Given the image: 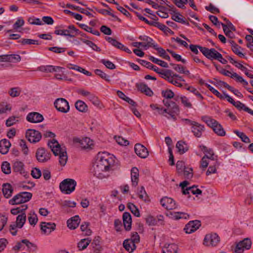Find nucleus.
<instances>
[{
	"label": "nucleus",
	"mask_w": 253,
	"mask_h": 253,
	"mask_svg": "<svg viewBox=\"0 0 253 253\" xmlns=\"http://www.w3.org/2000/svg\"><path fill=\"white\" fill-rule=\"evenodd\" d=\"M163 103L166 108H163V109L160 110V115L175 121L180 112L178 105L175 102L169 100L164 99Z\"/></svg>",
	"instance_id": "f257e3e1"
},
{
	"label": "nucleus",
	"mask_w": 253,
	"mask_h": 253,
	"mask_svg": "<svg viewBox=\"0 0 253 253\" xmlns=\"http://www.w3.org/2000/svg\"><path fill=\"white\" fill-rule=\"evenodd\" d=\"M182 121L184 122L185 125L191 126V131L196 137H201L202 136L203 133L205 131V126L197 122L188 119H183Z\"/></svg>",
	"instance_id": "f03ea898"
},
{
	"label": "nucleus",
	"mask_w": 253,
	"mask_h": 253,
	"mask_svg": "<svg viewBox=\"0 0 253 253\" xmlns=\"http://www.w3.org/2000/svg\"><path fill=\"white\" fill-rule=\"evenodd\" d=\"M96 161L103 167L106 171H108L110 168L113 165L114 161L112 157L106 153H99L97 155Z\"/></svg>",
	"instance_id": "7ed1b4c3"
},
{
	"label": "nucleus",
	"mask_w": 253,
	"mask_h": 253,
	"mask_svg": "<svg viewBox=\"0 0 253 253\" xmlns=\"http://www.w3.org/2000/svg\"><path fill=\"white\" fill-rule=\"evenodd\" d=\"M32 197V194L30 192H22L14 196L9 201L10 205H19L28 202Z\"/></svg>",
	"instance_id": "20e7f679"
},
{
	"label": "nucleus",
	"mask_w": 253,
	"mask_h": 253,
	"mask_svg": "<svg viewBox=\"0 0 253 253\" xmlns=\"http://www.w3.org/2000/svg\"><path fill=\"white\" fill-rule=\"evenodd\" d=\"M76 185L77 182L75 180L67 178L60 183L59 187L62 192L69 194L75 190Z\"/></svg>",
	"instance_id": "39448f33"
},
{
	"label": "nucleus",
	"mask_w": 253,
	"mask_h": 253,
	"mask_svg": "<svg viewBox=\"0 0 253 253\" xmlns=\"http://www.w3.org/2000/svg\"><path fill=\"white\" fill-rule=\"evenodd\" d=\"M55 108L59 112L66 113L70 110V106L68 102L64 98H59L55 100L54 102Z\"/></svg>",
	"instance_id": "423d86ee"
},
{
	"label": "nucleus",
	"mask_w": 253,
	"mask_h": 253,
	"mask_svg": "<svg viewBox=\"0 0 253 253\" xmlns=\"http://www.w3.org/2000/svg\"><path fill=\"white\" fill-rule=\"evenodd\" d=\"M51 154L44 148L41 147L37 149L36 157L39 162L45 163L50 159Z\"/></svg>",
	"instance_id": "0eeeda50"
},
{
	"label": "nucleus",
	"mask_w": 253,
	"mask_h": 253,
	"mask_svg": "<svg viewBox=\"0 0 253 253\" xmlns=\"http://www.w3.org/2000/svg\"><path fill=\"white\" fill-rule=\"evenodd\" d=\"M220 241L219 236L216 234L206 235L204 240V244L206 246H215Z\"/></svg>",
	"instance_id": "6e6552de"
},
{
	"label": "nucleus",
	"mask_w": 253,
	"mask_h": 253,
	"mask_svg": "<svg viewBox=\"0 0 253 253\" xmlns=\"http://www.w3.org/2000/svg\"><path fill=\"white\" fill-rule=\"evenodd\" d=\"M26 136L30 142L36 143L41 140L42 134L39 131L30 129L26 131Z\"/></svg>",
	"instance_id": "1a4fd4ad"
},
{
	"label": "nucleus",
	"mask_w": 253,
	"mask_h": 253,
	"mask_svg": "<svg viewBox=\"0 0 253 253\" xmlns=\"http://www.w3.org/2000/svg\"><path fill=\"white\" fill-rule=\"evenodd\" d=\"M252 242L249 238H245L238 243L236 246L235 252L236 253H241L245 250H249L251 248Z\"/></svg>",
	"instance_id": "9d476101"
},
{
	"label": "nucleus",
	"mask_w": 253,
	"mask_h": 253,
	"mask_svg": "<svg viewBox=\"0 0 253 253\" xmlns=\"http://www.w3.org/2000/svg\"><path fill=\"white\" fill-rule=\"evenodd\" d=\"M106 171L103 167L96 160L92 166V172L94 175L99 178H103L105 177L103 172Z\"/></svg>",
	"instance_id": "9b49d317"
},
{
	"label": "nucleus",
	"mask_w": 253,
	"mask_h": 253,
	"mask_svg": "<svg viewBox=\"0 0 253 253\" xmlns=\"http://www.w3.org/2000/svg\"><path fill=\"white\" fill-rule=\"evenodd\" d=\"M200 226V221L198 220L190 221L186 225L184 230L186 233L190 234L197 230Z\"/></svg>",
	"instance_id": "f8f14e48"
},
{
	"label": "nucleus",
	"mask_w": 253,
	"mask_h": 253,
	"mask_svg": "<svg viewBox=\"0 0 253 253\" xmlns=\"http://www.w3.org/2000/svg\"><path fill=\"white\" fill-rule=\"evenodd\" d=\"M201 52L208 59L213 60H215L218 51L214 48L209 49L207 47H201Z\"/></svg>",
	"instance_id": "ddd939ff"
},
{
	"label": "nucleus",
	"mask_w": 253,
	"mask_h": 253,
	"mask_svg": "<svg viewBox=\"0 0 253 253\" xmlns=\"http://www.w3.org/2000/svg\"><path fill=\"white\" fill-rule=\"evenodd\" d=\"M134 151L136 154L141 158H146L149 155L147 149L143 145L137 143L134 146Z\"/></svg>",
	"instance_id": "4468645a"
},
{
	"label": "nucleus",
	"mask_w": 253,
	"mask_h": 253,
	"mask_svg": "<svg viewBox=\"0 0 253 253\" xmlns=\"http://www.w3.org/2000/svg\"><path fill=\"white\" fill-rule=\"evenodd\" d=\"M26 120L28 122L32 123H38L43 120V117L38 112H33L27 115Z\"/></svg>",
	"instance_id": "2eb2a0df"
},
{
	"label": "nucleus",
	"mask_w": 253,
	"mask_h": 253,
	"mask_svg": "<svg viewBox=\"0 0 253 253\" xmlns=\"http://www.w3.org/2000/svg\"><path fill=\"white\" fill-rule=\"evenodd\" d=\"M160 202L162 206L167 210H173L177 207L175 201L170 198L164 197L161 200Z\"/></svg>",
	"instance_id": "dca6fc26"
},
{
	"label": "nucleus",
	"mask_w": 253,
	"mask_h": 253,
	"mask_svg": "<svg viewBox=\"0 0 253 253\" xmlns=\"http://www.w3.org/2000/svg\"><path fill=\"white\" fill-rule=\"evenodd\" d=\"M12 169L14 172H18L25 176L26 171L23 163L19 160H16L13 162Z\"/></svg>",
	"instance_id": "f3484780"
},
{
	"label": "nucleus",
	"mask_w": 253,
	"mask_h": 253,
	"mask_svg": "<svg viewBox=\"0 0 253 253\" xmlns=\"http://www.w3.org/2000/svg\"><path fill=\"white\" fill-rule=\"evenodd\" d=\"M56 224L54 223L42 222L41 224V229L44 234H49L55 229Z\"/></svg>",
	"instance_id": "a211bd4d"
},
{
	"label": "nucleus",
	"mask_w": 253,
	"mask_h": 253,
	"mask_svg": "<svg viewBox=\"0 0 253 253\" xmlns=\"http://www.w3.org/2000/svg\"><path fill=\"white\" fill-rule=\"evenodd\" d=\"M63 67L60 66H53L52 65L41 66L38 68V70L45 73H51L56 71H60L63 69Z\"/></svg>",
	"instance_id": "6ab92c4d"
},
{
	"label": "nucleus",
	"mask_w": 253,
	"mask_h": 253,
	"mask_svg": "<svg viewBox=\"0 0 253 253\" xmlns=\"http://www.w3.org/2000/svg\"><path fill=\"white\" fill-rule=\"evenodd\" d=\"M123 220L124 227L126 230L129 231L131 227L132 219L130 214L127 212H125L123 215Z\"/></svg>",
	"instance_id": "aec40b11"
},
{
	"label": "nucleus",
	"mask_w": 253,
	"mask_h": 253,
	"mask_svg": "<svg viewBox=\"0 0 253 253\" xmlns=\"http://www.w3.org/2000/svg\"><path fill=\"white\" fill-rule=\"evenodd\" d=\"M80 220L79 215H75L71 217L67 221L68 227L71 229H76L79 226Z\"/></svg>",
	"instance_id": "412c9836"
},
{
	"label": "nucleus",
	"mask_w": 253,
	"mask_h": 253,
	"mask_svg": "<svg viewBox=\"0 0 253 253\" xmlns=\"http://www.w3.org/2000/svg\"><path fill=\"white\" fill-rule=\"evenodd\" d=\"M48 145L51 148V151L55 156H57V154L59 153L58 152L62 150L58 142L55 139H53L52 141L49 142Z\"/></svg>",
	"instance_id": "4be33fe9"
},
{
	"label": "nucleus",
	"mask_w": 253,
	"mask_h": 253,
	"mask_svg": "<svg viewBox=\"0 0 253 253\" xmlns=\"http://www.w3.org/2000/svg\"><path fill=\"white\" fill-rule=\"evenodd\" d=\"M81 147L84 149H91L93 146V141L88 137H85L80 141Z\"/></svg>",
	"instance_id": "5701e85b"
},
{
	"label": "nucleus",
	"mask_w": 253,
	"mask_h": 253,
	"mask_svg": "<svg viewBox=\"0 0 253 253\" xmlns=\"http://www.w3.org/2000/svg\"><path fill=\"white\" fill-rule=\"evenodd\" d=\"M11 146L9 141L6 139H2L0 141V153L2 154H6L9 151Z\"/></svg>",
	"instance_id": "b1692460"
},
{
	"label": "nucleus",
	"mask_w": 253,
	"mask_h": 253,
	"mask_svg": "<svg viewBox=\"0 0 253 253\" xmlns=\"http://www.w3.org/2000/svg\"><path fill=\"white\" fill-rule=\"evenodd\" d=\"M3 196L6 198H8L11 196L13 189L9 183H6L2 185V189Z\"/></svg>",
	"instance_id": "393cba45"
},
{
	"label": "nucleus",
	"mask_w": 253,
	"mask_h": 253,
	"mask_svg": "<svg viewBox=\"0 0 253 253\" xmlns=\"http://www.w3.org/2000/svg\"><path fill=\"white\" fill-rule=\"evenodd\" d=\"M131 178L132 186H136L138 184L139 180V171L135 167L131 169Z\"/></svg>",
	"instance_id": "a878e982"
},
{
	"label": "nucleus",
	"mask_w": 253,
	"mask_h": 253,
	"mask_svg": "<svg viewBox=\"0 0 253 253\" xmlns=\"http://www.w3.org/2000/svg\"><path fill=\"white\" fill-rule=\"evenodd\" d=\"M164 248L166 250L163 249V253H176L178 250V247L175 244H166Z\"/></svg>",
	"instance_id": "bb28decb"
},
{
	"label": "nucleus",
	"mask_w": 253,
	"mask_h": 253,
	"mask_svg": "<svg viewBox=\"0 0 253 253\" xmlns=\"http://www.w3.org/2000/svg\"><path fill=\"white\" fill-rule=\"evenodd\" d=\"M176 147L177 149L178 152L180 154H183L188 150V147L185 142L179 141L176 144Z\"/></svg>",
	"instance_id": "cd10ccee"
},
{
	"label": "nucleus",
	"mask_w": 253,
	"mask_h": 253,
	"mask_svg": "<svg viewBox=\"0 0 253 253\" xmlns=\"http://www.w3.org/2000/svg\"><path fill=\"white\" fill-rule=\"evenodd\" d=\"M76 108L80 112H86L88 110L87 105L82 100H77L75 104Z\"/></svg>",
	"instance_id": "c85d7f7f"
},
{
	"label": "nucleus",
	"mask_w": 253,
	"mask_h": 253,
	"mask_svg": "<svg viewBox=\"0 0 253 253\" xmlns=\"http://www.w3.org/2000/svg\"><path fill=\"white\" fill-rule=\"evenodd\" d=\"M201 120L212 129L218 123L215 120L207 116H202Z\"/></svg>",
	"instance_id": "c756f323"
},
{
	"label": "nucleus",
	"mask_w": 253,
	"mask_h": 253,
	"mask_svg": "<svg viewBox=\"0 0 253 253\" xmlns=\"http://www.w3.org/2000/svg\"><path fill=\"white\" fill-rule=\"evenodd\" d=\"M67 68L70 69H73L75 70H77L81 73H83L84 74L88 76H91L92 75V74L91 72L85 70L84 69L78 66L77 65H73L72 64H69L67 65Z\"/></svg>",
	"instance_id": "7c9ffc66"
},
{
	"label": "nucleus",
	"mask_w": 253,
	"mask_h": 253,
	"mask_svg": "<svg viewBox=\"0 0 253 253\" xmlns=\"http://www.w3.org/2000/svg\"><path fill=\"white\" fill-rule=\"evenodd\" d=\"M26 220V215L25 213H22L19 214L16 217V224L18 228H21L25 223Z\"/></svg>",
	"instance_id": "2f4dec72"
},
{
	"label": "nucleus",
	"mask_w": 253,
	"mask_h": 253,
	"mask_svg": "<svg viewBox=\"0 0 253 253\" xmlns=\"http://www.w3.org/2000/svg\"><path fill=\"white\" fill-rule=\"evenodd\" d=\"M138 89L147 96H151L153 94V92L150 88L145 84H140L138 85Z\"/></svg>",
	"instance_id": "473e14b6"
},
{
	"label": "nucleus",
	"mask_w": 253,
	"mask_h": 253,
	"mask_svg": "<svg viewBox=\"0 0 253 253\" xmlns=\"http://www.w3.org/2000/svg\"><path fill=\"white\" fill-rule=\"evenodd\" d=\"M66 7L68 8H72L74 10H76L90 17H94L93 15L90 12H88L87 10H86L83 8L80 7L79 6H74L72 4L68 3L66 4Z\"/></svg>",
	"instance_id": "72a5a7b5"
},
{
	"label": "nucleus",
	"mask_w": 253,
	"mask_h": 253,
	"mask_svg": "<svg viewBox=\"0 0 253 253\" xmlns=\"http://www.w3.org/2000/svg\"><path fill=\"white\" fill-rule=\"evenodd\" d=\"M123 246L129 253H132L136 248V245L128 239H126L124 241Z\"/></svg>",
	"instance_id": "f704fd0d"
},
{
	"label": "nucleus",
	"mask_w": 253,
	"mask_h": 253,
	"mask_svg": "<svg viewBox=\"0 0 253 253\" xmlns=\"http://www.w3.org/2000/svg\"><path fill=\"white\" fill-rule=\"evenodd\" d=\"M139 39L143 41L142 42L144 43V47L145 49H147L152 46V42H153L152 38L146 36H140Z\"/></svg>",
	"instance_id": "c9c22d12"
},
{
	"label": "nucleus",
	"mask_w": 253,
	"mask_h": 253,
	"mask_svg": "<svg viewBox=\"0 0 253 253\" xmlns=\"http://www.w3.org/2000/svg\"><path fill=\"white\" fill-rule=\"evenodd\" d=\"M169 214L171 215V218L176 220L181 218L186 219L189 217L188 214L182 212H170Z\"/></svg>",
	"instance_id": "e433bc0d"
},
{
	"label": "nucleus",
	"mask_w": 253,
	"mask_h": 253,
	"mask_svg": "<svg viewBox=\"0 0 253 253\" xmlns=\"http://www.w3.org/2000/svg\"><path fill=\"white\" fill-rule=\"evenodd\" d=\"M213 131L218 136H223L226 134L225 131L222 126L218 122L212 128Z\"/></svg>",
	"instance_id": "4c0bfd02"
},
{
	"label": "nucleus",
	"mask_w": 253,
	"mask_h": 253,
	"mask_svg": "<svg viewBox=\"0 0 253 253\" xmlns=\"http://www.w3.org/2000/svg\"><path fill=\"white\" fill-rule=\"evenodd\" d=\"M139 62L142 66H145L148 69H151L154 71L156 72V73L158 72V70L159 69V68L157 67V66L153 65L150 62H148L146 60L141 59H139Z\"/></svg>",
	"instance_id": "58836bf2"
},
{
	"label": "nucleus",
	"mask_w": 253,
	"mask_h": 253,
	"mask_svg": "<svg viewBox=\"0 0 253 253\" xmlns=\"http://www.w3.org/2000/svg\"><path fill=\"white\" fill-rule=\"evenodd\" d=\"M12 107L10 104L2 102L0 103V114H6L7 111H10Z\"/></svg>",
	"instance_id": "ea45409f"
},
{
	"label": "nucleus",
	"mask_w": 253,
	"mask_h": 253,
	"mask_svg": "<svg viewBox=\"0 0 253 253\" xmlns=\"http://www.w3.org/2000/svg\"><path fill=\"white\" fill-rule=\"evenodd\" d=\"M59 154H57L59 156V163L61 166H65L66 164L68 158L67 156L66 152L63 151L62 150L59 152Z\"/></svg>",
	"instance_id": "a19ab883"
},
{
	"label": "nucleus",
	"mask_w": 253,
	"mask_h": 253,
	"mask_svg": "<svg viewBox=\"0 0 253 253\" xmlns=\"http://www.w3.org/2000/svg\"><path fill=\"white\" fill-rule=\"evenodd\" d=\"M106 40L112 45L118 49H122L124 47V45L115 39L107 37H106Z\"/></svg>",
	"instance_id": "79ce46f5"
},
{
	"label": "nucleus",
	"mask_w": 253,
	"mask_h": 253,
	"mask_svg": "<svg viewBox=\"0 0 253 253\" xmlns=\"http://www.w3.org/2000/svg\"><path fill=\"white\" fill-rule=\"evenodd\" d=\"M28 221L29 223L31 225H35L38 222V217L37 215L35 212L34 211H31L29 213V215L28 217Z\"/></svg>",
	"instance_id": "37998d69"
},
{
	"label": "nucleus",
	"mask_w": 253,
	"mask_h": 253,
	"mask_svg": "<svg viewBox=\"0 0 253 253\" xmlns=\"http://www.w3.org/2000/svg\"><path fill=\"white\" fill-rule=\"evenodd\" d=\"M154 26L158 27L160 30L164 31L165 33H170L171 34H173V32L172 31L169 27L160 22L156 21V23H154Z\"/></svg>",
	"instance_id": "c03bdc74"
},
{
	"label": "nucleus",
	"mask_w": 253,
	"mask_h": 253,
	"mask_svg": "<svg viewBox=\"0 0 253 253\" xmlns=\"http://www.w3.org/2000/svg\"><path fill=\"white\" fill-rule=\"evenodd\" d=\"M172 19L176 22L186 24L187 25H189V23L184 20V17L178 13L174 14L172 16Z\"/></svg>",
	"instance_id": "a18cd8bd"
},
{
	"label": "nucleus",
	"mask_w": 253,
	"mask_h": 253,
	"mask_svg": "<svg viewBox=\"0 0 253 253\" xmlns=\"http://www.w3.org/2000/svg\"><path fill=\"white\" fill-rule=\"evenodd\" d=\"M79 26L82 29H84L86 32L92 33L94 35L99 36L100 35L98 31L96 30H93L91 27H89L85 24H81Z\"/></svg>",
	"instance_id": "49530a36"
},
{
	"label": "nucleus",
	"mask_w": 253,
	"mask_h": 253,
	"mask_svg": "<svg viewBox=\"0 0 253 253\" xmlns=\"http://www.w3.org/2000/svg\"><path fill=\"white\" fill-rule=\"evenodd\" d=\"M158 74L161 75V77L165 79L167 81H169L170 79V77L171 74H172V71L170 70H167L165 71H160V70L159 69L158 72H157Z\"/></svg>",
	"instance_id": "de8ad7c7"
},
{
	"label": "nucleus",
	"mask_w": 253,
	"mask_h": 253,
	"mask_svg": "<svg viewBox=\"0 0 253 253\" xmlns=\"http://www.w3.org/2000/svg\"><path fill=\"white\" fill-rule=\"evenodd\" d=\"M138 195L139 198L142 201L144 202L149 201V199L148 196L144 189V187L143 186L141 187L140 189L139 190Z\"/></svg>",
	"instance_id": "09e8293b"
},
{
	"label": "nucleus",
	"mask_w": 253,
	"mask_h": 253,
	"mask_svg": "<svg viewBox=\"0 0 253 253\" xmlns=\"http://www.w3.org/2000/svg\"><path fill=\"white\" fill-rule=\"evenodd\" d=\"M149 59L153 62V63L157 64L165 68H168V64L167 62L161 60L160 59H158L152 56H150L149 57Z\"/></svg>",
	"instance_id": "8fccbe9b"
},
{
	"label": "nucleus",
	"mask_w": 253,
	"mask_h": 253,
	"mask_svg": "<svg viewBox=\"0 0 253 253\" xmlns=\"http://www.w3.org/2000/svg\"><path fill=\"white\" fill-rule=\"evenodd\" d=\"M1 171L6 174L10 173L11 167L10 164L7 161L3 162L1 166Z\"/></svg>",
	"instance_id": "3c124183"
},
{
	"label": "nucleus",
	"mask_w": 253,
	"mask_h": 253,
	"mask_svg": "<svg viewBox=\"0 0 253 253\" xmlns=\"http://www.w3.org/2000/svg\"><path fill=\"white\" fill-rule=\"evenodd\" d=\"M21 92V89L18 87H12L10 88L8 91L9 95L12 97H15L19 96Z\"/></svg>",
	"instance_id": "603ef678"
},
{
	"label": "nucleus",
	"mask_w": 253,
	"mask_h": 253,
	"mask_svg": "<svg viewBox=\"0 0 253 253\" xmlns=\"http://www.w3.org/2000/svg\"><path fill=\"white\" fill-rule=\"evenodd\" d=\"M90 240L88 239H84L81 240V241L78 244V247L80 250H83L86 248L87 246L90 242Z\"/></svg>",
	"instance_id": "864d4df0"
},
{
	"label": "nucleus",
	"mask_w": 253,
	"mask_h": 253,
	"mask_svg": "<svg viewBox=\"0 0 253 253\" xmlns=\"http://www.w3.org/2000/svg\"><path fill=\"white\" fill-rule=\"evenodd\" d=\"M18 42L22 45H26V44L38 45V44H39L38 41L35 40H32V39H22L21 40L19 41Z\"/></svg>",
	"instance_id": "5fc2aeb1"
},
{
	"label": "nucleus",
	"mask_w": 253,
	"mask_h": 253,
	"mask_svg": "<svg viewBox=\"0 0 253 253\" xmlns=\"http://www.w3.org/2000/svg\"><path fill=\"white\" fill-rule=\"evenodd\" d=\"M162 95L165 98V99L169 100V99H171L174 97V93L171 90L167 89L165 90H162Z\"/></svg>",
	"instance_id": "6e6d98bb"
},
{
	"label": "nucleus",
	"mask_w": 253,
	"mask_h": 253,
	"mask_svg": "<svg viewBox=\"0 0 253 253\" xmlns=\"http://www.w3.org/2000/svg\"><path fill=\"white\" fill-rule=\"evenodd\" d=\"M54 33L57 35L69 36L71 38L74 37L73 32H69L67 30H56Z\"/></svg>",
	"instance_id": "4d7b16f0"
},
{
	"label": "nucleus",
	"mask_w": 253,
	"mask_h": 253,
	"mask_svg": "<svg viewBox=\"0 0 253 253\" xmlns=\"http://www.w3.org/2000/svg\"><path fill=\"white\" fill-rule=\"evenodd\" d=\"M222 83L224 87L232 92L235 95L239 97H243L242 94L237 89H234L232 86L229 85L225 82H222Z\"/></svg>",
	"instance_id": "13d9d810"
},
{
	"label": "nucleus",
	"mask_w": 253,
	"mask_h": 253,
	"mask_svg": "<svg viewBox=\"0 0 253 253\" xmlns=\"http://www.w3.org/2000/svg\"><path fill=\"white\" fill-rule=\"evenodd\" d=\"M127 208L130 210L131 212L136 217L140 216V213L137 207L132 203H129L127 204Z\"/></svg>",
	"instance_id": "bf43d9fd"
},
{
	"label": "nucleus",
	"mask_w": 253,
	"mask_h": 253,
	"mask_svg": "<svg viewBox=\"0 0 253 253\" xmlns=\"http://www.w3.org/2000/svg\"><path fill=\"white\" fill-rule=\"evenodd\" d=\"M218 165L217 161H215L213 164V165H210L208 170L207 171V175H209L212 173H215L216 172V169Z\"/></svg>",
	"instance_id": "052dcab7"
},
{
	"label": "nucleus",
	"mask_w": 253,
	"mask_h": 253,
	"mask_svg": "<svg viewBox=\"0 0 253 253\" xmlns=\"http://www.w3.org/2000/svg\"><path fill=\"white\" fill-rule=\"evenodd\" d=\"M234 133L239 136L242 140V141L246 143L250 142L249 138L243 132H240L238 130H234Z\"/></svg>",
	"instance_id": "680f3d73"
},
{
	"label": "nucleus",
	"mask_w": 253,
	"mask_h": 253,
	"mask_svg": "<svg viewBox=\"0 0 253 253\" xmlns=\"http://www.w3.org/2000/svg\"><path fill=\"white\" fill-rule=\"evenodd\" d=\"M81 41L85 43L86 45H88L89 47H90L92 49L95 51H100V49L99 47H98L94 43H93L92 42L85 40L84 39H81Z\"/></svg>",
	"instance_id": "e2e57ef3"
},
{
	"label": "nucleus",
	"mask_w": 253,
	"mask_h": 253,
	"mask_svg": "<svg viewBox=\"0 0 253 253\" xmlns=\"http://www.w3.org/2000/svg\"><path fill=\"white\" fill-rule=\"evenodd\" d=\"M94 72L96 75L100 77L102 79L105 80V81L109 82L110 81V77L108 75H107L106 73L103 72L102 70L100 69H96L94 71Z\"/></svg>",
	"instance_id": "0e129e2a"
},
{
	"label": "nucleus",
	"mask_w": 253,
	"mask_h": 253,
	"mask_svg": "<svg viewBox=\"0 0 253 253\" xmlns=\"http://www.w3.org/2000/svg\"><path fill=\"white\" fill-rule=\"evenodd\" d=\"M206 86L215 95H216L217 97L219 98L220 99H223V97L222 96V94H221L219 91H218L216 89L214 88L212 86H211V85L208 84L207 83H206L205 84Z\"/></svg>",
	"instance_id": "69168bd1"
},
{
	"label": "nucleus",
	"mask_w": 253,
	"mask_h": 253,
	"mask_svg": "<svg viewBox=\"0 0 253 253\" xmlns=\"http://www.w3.org/2000/svg\"><path fill=\"white\" fill-rule=\"evenodd\" d=\"M177 171L179 174H181L185 169L184 162L182 161H178L176 164Z\"/></svg>",
	"instance_id": "338daca9"
},
{
	"label": "nucleus",
	"mask_w": 253,
	"mask_h": 253,
	"mask_svg": "<svg viewBox=\"0 0 253 253\" xmlns=\"http://www.w3.org/2000/svg\"><path fill=\"white\" fill-rule=\"evenodd\" d=\"M146 222L149 226H155L157 224V219L151 215H149L146 217Z\"/></svg>",
	"instance_id": "774afa93"
}]
</instances>
